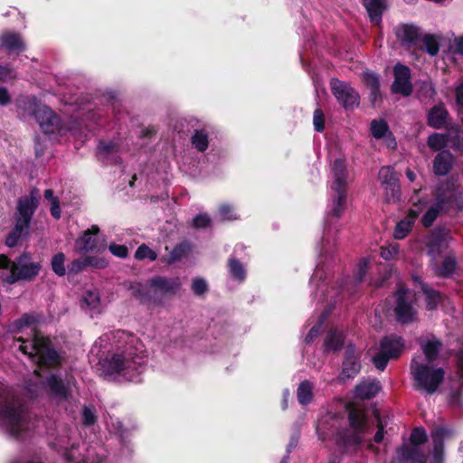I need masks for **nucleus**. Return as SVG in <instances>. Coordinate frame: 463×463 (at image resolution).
<instances>
[{"mask_svg":"<svg viewBox=\"0 0 463 463\" xmlns=\"http://www.w3.org/2000/svg\"><path fill=\"white\" fill-rule=\"evenodd\" d=\"M346 411L348 427L339 429L335 436V445L342 453L356 449L370 430L369 419L364 409L349 404Z\"/></svg>","mask_w":463,"mask_h":463,"instance_id":"f257e3e1","label":"nucleus"},{"mask_svg":"<svg viewBox=\"0 0 463 463\" xmlns=\"http://www.w3.org/2000/svg\"><path fill=\"white\" fill-rule=\"evenodd\" d=\"M137 338L131 333L118 330V383L121 381L139 383L141 381L142 358L131 350Z\"/></svg>","mask_w":463,"mask_h":463,"instance_id":"f03ea898","label":"nucleus"},{"mask_svg":"<svg viewBox=\"0 0 463 463\" xmlns=\"http://www.w3.org/2000/svg\"><path fill=\"white\" fill-rule=\"evenodd\" d=\"M26 407L21 399L0 382V418L7 425L13 436H19L25 419Z\"/></svg>","mask_w":463,"mask_h":463,"instance_id":"7ed1b4c3","label":"nucleus"},{"mask_svg":"<svg viewBox=\"0 0 463 463\" xmlns=\"http://www.w3.org/2000/svg\"><path fill=\"white\" fill-rule=\"evenodd\" d=\"M411 373L414 390L424 391L428 394L436 392L445 378L443 368H435L430 364L419 363L416 359L411 362Z\"/></svg>","mask_w":463,"mask_h":463,"instance_id":"20e7f679","label":"nucleus"},{"mask_svg":"<svg viewBox=\"0 0 463 463\" xmlns=\"http://www.w3.org/2000/svg\"><path fill=\"white\" fill-rule=\"evenodd\" d=\"M39 193L36 188L32 189L29 195L21 196L17 200L13 230L25 237L29 234L32 218L39 206Z\"/></svg>","mask_w":463,"mask_h":463,"instance_id":"39448f33","label":"nucleus"},{"mask_svg":"<svg viewBox=\"0 0 463 463\" xmlns=\"http://www.w3.org/2000/svg\"><path fill=\"white\" fill-rule=\"evenodd\" d=\"M33 116L45 135L63 137L71 131L70 123L45 105L37 106L33 110Z\"/></svg>","mask_w":463,"mask_h":463,"instance_id":"423d86ee","label":"nucleus"},{"mask_svg":"<svg viewBox=\"0 0 463 463\" xmlns=\"http://www.w3.org/2000/svg\"><path fill=\"white\" fill-rule=\"evenodd\" d=\"M379 352L372 361L376 369L384 371L390 360L398 359L405 347L404 339L397 335L391 334L380 340Z\"/></svg>","mask_w":463,"mask_h":463,"instance_id":"0eeeda50","label":"nucleus"},{"mask_svg":"<svg viewBox=\"0 0 463 463\" xmlns=\"http://www.w3.org/2000/svg\"><path fill=\"white\" fill-rule=\"evenodd\" d=\"M395 305L393 313L401 325H410L417 319L418 311L414 307L413 296L405 287H399L393 293Z\"/></svg>","mask_w":463,"mask_h":463,"instance_id":"6e6552de","label":"nucleus"},{"mask_svg":"<svg viewBox=\"0 0 463 463\" xmlns=\"http://www.w3.org/2000/svg\"><path fill=\"white\" fill-rule=\"evenodd\" d=\"M330 90L338 104L346 111H354L360 105V94L349 83L333 78Z\"/></svg>","mask_w":463,"mask_h":463,"instance_id":"1a4fd4ad","label":"nucleus"},{"mask_svg":"<svg viewBox=\"0 0 463 463\" xmlns=\"http://www.w3.org/2000/svg\"><path fill=\"white\" fill-rule=\"evenodd\" d=\"M31 346L39 357L40 366L56 367L61 364L62 358L54 349L49 337L34 335Z\"/></svg>","mask_w":463,"mask_h":463,"instance_id":"9d476101","label":"nucleus"},{"mask_svg":"<svg viewBox=\"0 0 463 463\" xmlns=\"http://www.w3.org/2000/svg\"><path fill=\"white\" fill-rule=\"evenodd\" d=\"M41 268L39 262L20 263L19 261H14L12 270L1 271L0 280L8 285H13L21 280L32 281L38 276Z\"/></svg>","mask_w":463,"mask_h":463,"instance_id":"9b49d317","label":"nucleus"},{"mask_svg":"<svg viewBox=\"0 0 463 463\" xmlns=\"http://www.w3.org/2000/svg\"><path fill=\"white\" fill-rule=\"evenodd\" d=\"M99 233V228L96 224L84 231L75 241V251L83 255L88 252L99 253L104 251L107 249V241L105 239L100 240Z\"/></svg>","mask_w":463,"mask_h":463,"instance_id":"f8f14e48","label":"nucleus"},{"mask_svg":"<svg viewBox=\"0 0 463 463\" xmlns=\"http://www.w3.org/2000/svg\"><path fill=\"white\" fill-rule=\"evenodd\" d=\"M379 179L384 189L385 199L388 203L401 199L399 174L391 165L383 166L379 171Z\"/></svg>","mask_w":463,"mask_h":463,"instance_id":"ddd939ff","label":"nucleus"},{"mask_svg":"<svg viewBox=\"0 0 463 463\" xmlns=\"http://www.w3.org/2000/svg\"><path fill=\"white\" fill-rule=\"evenodd\" d=\"M394 80L391 86V90L394 94H401L403 97H409L413 92V85L411 81V69L400 62L393 67Z\"/></svg>","mask_w":463,"mask_h":463,"instance_id":"4468645a","label":"nucleus"},{"mask_svg":"<svg viewBox=\"0 0 463 463\" xmlns=\"http://www.w3.org/2000/svg\"><path fill=\"white\" fill-rule=\"evenodd\" d=\"M449 142L456 149H463V132L457 129L450 138L448 134L435 132L430 135L427 139V145L433 152L445 151Z\"/></svg>","mask_w":463,"mask_h":463,"instance_id":"2eb2a0df","label":"nucleus"},{"mask_svg":"<svg viewBox=\"0 0 463 463\" xmlns=\"http://www.w3.org/2000/svg\"><path fill=\"white\" fill-rule=\"evenodd\" d=\"M449 237L450 229L445 225H438L432 229L425 241L428 254L432 257L439 255Z\"/></svg>","mask_w":463,"mask_h":463,"instance_id":"dca6fc26","label":"nucleus"},{"mask_svg":"<svg viewBox=\"0 0 463 463\" xmlns=\"http://www.w3.org/2000/svg\"><path fill=\"white\" fill-rule=\"evenodd\" d=\"M435 205L442 213H447L457 202V194L453 184H446L437 186L434 193Z\"/></svg>","mask_w":463,"mask_h":463,"instance_id":"f3484780","label":"nucleus"},{"mask_svg":"<svg viewBox=\"0 0 463 463\" xmlns=\"http://www.w3.org/2000/svg\"><path fill=\"white\" fill-rule=\"evenodd\" d=\"M44 385L51 397L67 401L71 396L69 383H65L61 376L52 373L46 377Z\"/></svg>","mask_w":463,"mask_h":463,"instance_id":"a211bd4d","label":"nucleus"},{"mask_svg":"<svg viewBox=\"0 0 463 463\" xmlns=\"http://www.w3.org/2000/svg\"><path fill=\"white\" fill-rule=\"evenodd\" d=\"M362 5L366 10L370 23L380 28L383 13L389 7L388 0H362Z\"/></svg>","mask_w":463,"mask_h":463,"instance_id":"6ab92c4d","label":"nucleus"},{"mask_svg":"<svg viewBox=\"0 0 463 463\" xmlns=\"http://www.w3.org/2000/svg\"><path fill=\"white\" fill-rule=\"evenodd\" d=\"M361 367L360 359L359 356L355 354L354 346L353 345H348L345 352L341 377L343 379L354 378L360 373Z\"/></svg>","mask_w":463,"mask_h":463,"instance_id":"aec40b11","label":"nucleus"},{"mask_svg":"<svg viewBox=\"0 0 463 463\" xmlns=\"http://www.w3.org/2000/svg\"><path fill=\"white\" fill-rule=\"evenodd\" d=\"M449 119V113L443 103L433 106L427 114V124L434 129L445 128Z\"/></svg>","mask_w":463,"mask_h":463,"instance_id":"412c9836","label":"nucleus"},{"mask_svg":"<svg viewBox=\"0 0 463 463\" xmlns=\"http://www.w3.org/2000/svg\"><path fill=\"white\" fill-rule=\"evenodd\" d=\"M148 285L155 293L159 291L162 295L175 294L180 288V282L177 278L167 279L162 276H155L148 280Z\"/></svg>","mask_w":463,"mask_h":463,"instance_id":"4be33fe9","label":"nucleus"},{"mask_svg":"<svg viewBox=\"0 0 463 463\" xmlns=\"http://www.w3.org/2000/svg\"><path fill=\"white\" fill-rule=\"evenodd\" d=\"M0 49L22 52L25 51L26 46L19 33L6 32L0 36Z\"/></svg>","mask_w":463,"mask_h":463,"instance_id":"5701e85b","label":"nucleus"},{"mask_svg":"<svg viewBox=\"0 0 463 463\" xmlns=\"http://www.w3.org/2000/svg\"><path fill=\"white\" fill-rule=\"evenodd\" d=\"M380 382L377 380L363 381L354 388V396L361 400H369L375 397L381 391Z\"/></svg>","mask_w":463,"mask_h":463,"instance_id":"b1692460","label":"nucleus"},{"mask_svg":"<svg viewBox=\"0 0 463 463\" xmlns=\"http://www.w3.org/2000/svg\"><path fill=\"white\" fill-rule=\"evenodd\" d=\"M453 164V156L449 150L439 152L433 160V172L438 176L448 175Z\"/></svg>","mask_w":463,"mask_h":463,"instance_id":"393cba45","label":"nucleus"},{"mask_svg":"<svg viewBox=\"0 0 463 463\" xmlns=\"http://www.w3.org/2000/svg\"><path fill=\"white\" fill-rule=\"evenodd\" d=\"M40 317L35 313H24L18 319L14 320L7 326L10 334H19L24 328L38 324Z\"/></svg>","mask_w":463,"mask_h":463,"instance_id":"a878e982","label":"nucleus"},{"mask_svg":"<svg viewBox=\"0 0 463 463\" xmlns=\"http://www.w3.org/2000/svg\"><path fill=\"white\" fill-rule=\"evenodd\" d=\"M401 460L411 461V463H427V456L419 447L402 445L397 449Z\"/></svg>","mask_w":463,"mask_h":463,"instance_id":"bb28decb","label":"nucleus"},{"mask_svg":"<svg viewBox=\"0 0 463 463\" xmlns=\"http://www.w3.org/2000/svg\"><path fill=\"white\" fill-rule=\"evenodd\" d=\"M332 171L335 178L332 189L346 190L347 171L345 161L341 158H336L333 163Z\"/></svg>","mask_w":463,"mask_h":463,"instance_id":"cd10ccee","label":"nucleus"},{"mask_svg":"<svg viewBox=\"0 0 463 463\" xmlns=\"http://www.w3.org/2000/svg\"><path fill=\"white\" fill-rule=\"evenodd\" d=\"M153 288H147L142 285L131 287L132 295L142 305H159L161 300L158 299L155 293L152 292Z\"/></svg>","mask_w":463,"mask_h":463,"instance_id":"c85d7f7f","label":"nucleus"},{"mask_svg":"<svg viewBox=\"0 0 463 463\" xmlns=\"http://www.w3.org/2000/svg\"><path fill=\"white\" fill-rule=\"evenodd\" d=\"M227 269L231 278L238 282H243L247 277V270L241 260L231 255L227 260Z\"/></svg>","mask_w":463,"mask_h":463,"instance_id":"c756f323","label":"nucleus"},{"mask_svg":"<svg viewBox=\"0 0 463 463\" xmlns=\"http://www.w3.org/2000/svg\"><path fill=\"white\" fill-rule=\"evenodd\" d=\"M421 292L425 296L426 308L429 311L436 310L442 300L441 293L429 287L425 282H420Z\"/></svg>","mask_w":463,"mask_h":463,"instance_id":"7c9ffc66","label":"nucleus"},{"mask_svg":"<svg viewBox=\"0 0 463 463\" xmlns=\"http://www.w3.org/2000/svg\"><path fill=\"white\" fill-rule=\"evenodd\" d=\"M420 29L413 24H402L396 32L397 37L402 42L415 44L420 38Z\"/></svg>","mask_w":463,"mask_h":463,"instance_id":"2f4dec72","label":"nucleus"},{"mask_svg":"<svg viewBox=\"0 0 463 463\" xmlns=\"http://www.w3.org/2000/svg\"><path fill=\"white\" fill-rule=\"evenodd\" d=\"M445 434V430L442 428L437 429L432 433L433 439V451L432 457L434 463H443L444 457V441L443 437Z\"/></svg>","mask_w":463,"mask_h":463,"instance_id":"473e14b6","label":"nucleus"},{"mask_svg":"<svg viewBox=\"0 0 463 463\" xmlns=\"http://www.w3.org/2000/svg\"><path fill=\"white\" fill-rule=\"evenodd\" d=\"M420 347L426 357L428 364L435 362L439 354L442 347L440 340H428L425 343H420Z\"/></svg>","mask_w":463,"mask_h":463,"instance_id":"72a5a7b5","label":"nucleus"},{"mask_svg":"<svg viewBox=\"0 0 463 463\" xmlns=\"http://www.w3.org/2000/svg\"><path fill=\"white\" fill-rule=\"evenodd\" d=\"M345 337L341 332L336 330H330L324 341V345L326 351L335 352L340 350L344 345Z\"/></svg>","mask_w":463,"mask_h":463,"instance_id":"f704fd0d","label":"nucleus"},{"mask_svg":"<svg viewBox=\"0 0 463 463\" xmlns=\"http://www.w3.org/2000/svg\"><path fill=\"white\" fill-rule=\"evenodd\" d=\"M297 398L301 405H307L313 400V384L305 380L301 382L297 390Z\"/></svg>","mask_w":463,"mask_h":463,"instance_id":"c9c22d12","label":"nucleus"},{"mask_svg":"<svg viewBox=\"0 0 463 463\" xmlns=\"http://www.w3.org/2000/svg\"><path fill=\"white\" fill-rule=\"evenodd\" d=\"M436 90L430 80L416 82V95L420 99H430L436 95Z\"/></svg>","mask_w":463,"mask_h":463,"instance_id":"e433bc0d","label":"nucleus"},{"mask_svg":"<svg viewBox=\"0 0 463 463\" xmlns=\"http://www.w3.org/2000/svg\"><path fill=\"white\" fill-rule=\"evenodd\" d=\"M370 131L372 136L375 139H381L384 137L387 134L392 136L390 131L389 125L385 119H373L370 125Z\"/></svg>","mask_w":463,"mask_h":463,"instance_id":"4c0bfd02","label":"nucleus"},{"mask_svg":"<svg viewBox=\"0 0 463 463\" xmlns=\"http://www.w3.org/2000/svg\"><path fill=\"white\" fill-rule=\"evenodd\" d=\"M335 196L333 200V208L331 214L340 218L345 211L346 203V190H334Z\"/></svg>","mask_w":463,"mask_h":463,"instance_id":"58836bf2","label":"nucleus"},{"mask_svg":"<svg viewBox=\"0 0 463 463\" xmlns=\"http://www.w3.org/2000/svg\"><path fill=\"white\" fill-rule=\"evenodd\" d=\"M193 146L200 152H204L209 146L208 134L204 129H196L191 137Z\"/></svg>","mask_w":463,"mask_h":463,"instance_id":"ea45409f","label":"nucleus"},{"mask_svg":"<svg viewBox=\"0 0 463 463\" xmlns=\"http://www.w3.org/2000/svg\"><path fill=\"white\" fill-rule=\"evenodd\" d=\"M457 268V261L453 257H446L440 267L437 270V275L440 278H450Z\"/></svg>","mask_w":463,"mask_h":463,"instance_id":"a19ab883","label":"nucleus"},{"mask_svg":"<svg viewBox=\"0 0 463 463\" xmlns=\"http://www.w3.org/2000/svg\"><path fill=\"white\" fill-rule=\"evenodd\" d=\"M65 254L61 251L55 253L51 260L52 270L58 276L63 277L66 274Z\"/></svg>","mask_w":463,"mask_h":463,"instance_id":"79ce46f5","label":"nucleus"},{"mask_svg":"<svg viewBox=\"0 0 463 463\" xmlns=\"http://www.w3.org/2000/svg\"><path fill=\"white\" fill-rule=\"evenodd\" d=\"M190 251V245L186 241H183L178 243L174 247L172 251L170 252L168 256V262L174 263L180 260H182L184 256L188 254Z\"/></svg>","mask_w":463,"mask_h":463,"instance_id":"37998d69","label":"nucleus"},{"mask_svg":"<svg viewBox=\"0 0 463 463\" xmlns=\"http://www.w3.org/2000/svg\"><path fill=\"white\" fill-rule=\"evenodd\" d=\"M411 221L401 220L397 222L394 228L393 237L396 240H402L411 232Z\"/></svg>","mask_w":463,"mask_h":463,"instance_id":"c03bdc74","label":"nucleus"},{"mask_svg":"<svg viewBox=\"0 0 463 463\" xmlns=\"http://www.w3.org/2000/svg\"><path fill=\"white\" fill-rule=\"evenodd\" d=\"M440 213L442 212L439 210L435 205L432 204L430 206L421 217L420 222L422 226L424 228L431 227Z\"/></svg>","mask_w":463,"mask_h":463,"instance_id":"a18cd8bd","label":"nucleus"},{"mask_svg":"<svg viewBox=\"0 0 463 463\" xmlns=\"http://www.w3.org/2000/svg\"><path fill=\"white\" fill-rule=\"evenodd\" d=\"M428 440L426 430L421 427L414 428L410 435V442L413 447L423 445Z\"/></svg>","mask_w":463,"mask_h":463,"instance_id":"49530a36","label":"nucleus"},{"mask_svg":"<svg viewBox=\"0 0 463 463\" xmlns=\"http://www.w3.org/2000/svg\"><path fill=\"white\" fill-rule=\"evenodd\" d=\"M99 303V293L92 290H87L82 295L81 307H86L90 309L96 308Z\"/></svg>","mask_w":463,"mask_h":463,"instance_id":"de8ad7c7","label":"nucleus"},{"mask_svg":"<svg viewBox=\"0 0 463 463\" xmlns=\"http://www.w3.org/2000/svg\"><path fill=\"white\" fill-rule=\"evenodd\" d=\"M363 82L371 90L373 89L380 88V77L379 75L372 71H366L362 76Z\"/></svg>","mask_w":463,"mask_h":463,"instance_id":"09e8293b","label":"nucleus"},{"mask_svg":"<svg viewBox=\"0 0 463 463\" xmlns=\"http://www.w3.org/2000/svg\"><path fill=\"white\" fill-rule=\"evenodd\" d=\"M135 258L140 260L148 259L151 261H155L157 259V253L147 245L142 244L137 249Z\"/></svg>","mask_w":463,"mask_h":463,"instance_id":"8fccbe9b","label":"nucleus"},{"mask_svg":"<svg viewBox=\"0 0 463 463\" xmlns=\"http://www.w3.org/2000/svg\"><path fill=\"white\" fill-rule=\"evenodd\" d=\"M423 44L426 52L430 56H435L439 53V43L432 34H426L423 38Z\"/></svg>","mask_w":463,"mask_h":463,"instance_id":"3c124183","label":"nucleus"},{"mask_svg":"<svg viewBox=\"0 0 463 463\" xmlns=\"http://www.w3.org/2000/svg\"><path fill=\"white\" fill-rule=\"evenodd\" d=\"M313 125L314 129L322 133L326 128V118L323 110L321 109H316L313 113Z\"/></svg>","mask_w":463,"mask_h":463,"instance_id":"603ef678","label":"nucleus"},{"mask_svg":"<svg viewBox=\"0 0 463 463\" xmlns=\"http://www.w3.org/2000/svg\"><path fill=\"white\" fill-rule=\"evenodd\" d=\"M86 262L84 258L82 259H76L72 260L71 263L67 266V270L69 275H77L80 272H82L86 269Z\"/></svg>","mask_w":463,"mask_h":463,"instance_id":"864d4df0","label":"nucleus"},{"mask_svg":"<svg viewBox=\"0 0 463 463\" xmlns=\"http://www.w3.org/2000/svg\"><path fill=\"white\" fill-rule=\"evenodd\" d=\"M212 220L207 213H199L193 219V227L195 229H204L210 226Z\"/></svg>","mask_w":463,"mask_h":463,"instance_id":"5fc2aeb1","label":"nucleus"},{"mask_svg":"<svg viewBox=\"0 0 463 463\" xmlns=\"http://www.w3.org/2000/svg\"><path fill=\"white\" fill-rule=\"evenodd\" d=\"M16 78V72L11 65L0 64V82H5Z\"/></svg>","mask_w":463,"mask_h":463,"instance_id":"6e6d98bb","label":"nucleus"},{"mask_svg":"<svg viewBox=\"0 0 463 463\" xmlns=\"http://www.w3.org/2000/svg\"><path fill=\"white\" fill-rule=\"evenodd\" d=\"M118 438H119L120 442L125 445L126 447H128L129 443V438L132 435V430H135L133 427L131 430L123 428L122 424L118 421Z\"/></svg>","mask_w":463,"mask_h":463,"instance_id":"4d7b16f0","label":"nucleus"},{"mask_svg":"<svg viewBox=\"0 0 463 463\" xmlns=\"http://www.w3.org/2000/svg\"><path fill=\"white\" fill-rule=\"evenodd\" d=\"M84 260L86 262V267L103 269L108 265V262L104 258H99L96 256H86L84 257Z\"/></svg>","mask_w":463,"mask_h":463,"instance_id":"13d9d810","label":"nucleus"},{"mask_svg":"<svg viewBox=\"0 0 463 463\" xmlns=\"http://www.w3.org/2000/svg\"><path fill=\"white\" fill-rule=\"evenodd\" d=\"M192 289L195 295L201 296L208 290V286L203 279L196 278L193 280Z\"/></svg>","mask_w":463,"mask_h":463,"instance_id":"bf43d9fd","label":"nucleus"},{"mask_svg":"<svg viewBox=\"0 0 463 463\" xmlns=\"http://www.w3.org/2000/svg\"><path fill=\"white\" fill-rule=\"evenodd\" d=\"M96 420L97 417L93 411L85 406L82 410V423L85 426H91L96 422Z\"/></svg>","mask_w":463,"mask_h":463,"instance_id":"052dcab7","label":"nucleus"},{"mask_svg":"<svg viewBox=\"0 0 463 463\" xmlns=\"http://www.w3.org/2000/svg\"><path fill=\"white\" fill-rule=\"evenodd\" d=\"M219 213H220L221 217L223 220L232 221V220L237 219L234 210L231 205H228V204L221 205L219 208Z\"/></svg>","mask_w":463,"mask_h":463,"instance_id":"680f3d73","label":"nucleus"},{"mask_svg":"<svg viewBox=\"0 0 463 463\" xmlns=\"http://www.w3.org/2000/svg\"><path fill=\"white\" fill-rule=\"evenodd\" d=\"M22 237L24 236L12 229L5 238V245L9 248H14L18 244Z\"/></svg>","mask_w":463,"mask_h":463,"instance_id":"e2e57ef3","label":"nucleus"},{"mask_svg":"<svg viewBox=\"0 0 463 463\" xmlns=\"http://www.w3.org/2000/svg\"><path fill=\"white\" fill-rule=\"evenodd\" d=\"M116 148V144L113 141L106 142L100 141L98 146V153L100 155H107L112 153Z\"/></svg>","mask_w":463,"mask_h":463,"instance_id":"0e129e2a","label":"nucleus"},{"mask_svg":"<svg viewBox=\"0 0 463 463\" xmlns=\"http://www.w3.org/2000/svg\"><path fill=\"white\" fill-rule=\"evenodd\" d=\"M16 341L22 343V345L19 346V351H21L23 354H24L30 357H33L36 355L35 352L32 350L31 344L29 345H27L25 344V340L22 336L16 338Z\"/></svg>","mask_w":463,"mask_h":463,"instance_id":"69168bd1","label":"nucleus"},{"mask_svg":"<svg viewBox=\"0 0 463 463\" xmlns=\"http://www.w3.org/2000/svg\"><path fill=\"white\" fill-rule=\"evenodd\" d=\"M11 95L5 87H0V106L5 107L11 103Z\"/></svg>","mask_w":463,"mask_h":463,"instance_id":"338daca9","label":"nucleus"},{"mask_svg":"<svg viewBox=\"0 0 463 463\" xmlns=\"http://www.w3.org/2000/svg\"><path fill=\"white\" fill-rule=\"evenodd\" d=\"M457 367H458V373L459 381L461 382V384L463 385V350L459 351L457 354Z\"/></svg>","mask_w":463,"mask_h":463,"instance_id":"774afa93","label":"nucleus"}]
</instances>
